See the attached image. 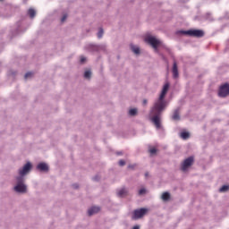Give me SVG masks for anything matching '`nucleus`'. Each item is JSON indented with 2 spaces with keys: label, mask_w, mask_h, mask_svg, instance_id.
Returning <instances> with one entry per match:
<instances>
[{
  "label": "nucleus",
  "mask_w": 229,
  "mask_h": 229,
  "mask_svg": "<svg viewBox=\"0 0 229 229\" xmlns=\"http://www.w3.org/2000/svg\"><path fill=\"white\" fill-rule=\"evenodd\" d=\"M37 169L38 171H42L44 173H47L49 171V166L47 165V164L46 163H39L38 165H37Z\"/></svg>",
  "instance_id": "9"
},
{
  "label": "nucleus",
  "mask_w": 229,
  "mask_h": 229,
  "mask_svg": "<svg viewBox=\"0 0 229 229\" xmlns=\"http://www.w3.org/2000/svg\"><path fill=\"white\" fill-rule=\"evenodd\" d=\"M145 176L148 177V173L145 174Z\"/></svg>",
  "instance_id": "34"
},
{
  "label": "nucleus",
  "mask_w": 229,
  "mask_h": 229,
  "mask_svg": "<svg viewBox=\"0 0 229 229\" xmlns=\"http://www.w3.org/2000/svg\"><path fill=\"white\" fill-rule=\"evenodd\" d=\"M149 153H150V155H155V153H157V148H150Z\"/></svg>",
  "instance_id": "24"
},
{
  "label": "nucleus",
  "mask_w": 229,
  "mask_h": 229,
  "mask_svg": "<svg viewBox=\"0 0 229 229\" xmlns=\"http://www.w3.org/2000/svg\"><path fill=\"white\" fill-rule=\"evenodd\" d=\"M117 155H123V153H121V152H118V153H117Z\"/></svg>",
  "instance_id": "33"
},
{
  "label": "nucleus",
  "mask_w": 229,
  "mask_h": 229,
  "mask_svg": "<svg viewBox=\"0 0 229 229\" xmlns=\"http://www.w3.org/2000/svg\"><path fill=\"white\" fill-rule=\"evenodd\" d=\"M130 115H137V109L132 108L129 111Z\"/></svg>",
  "instance_id": "20"
},
{
  "label": "nucleus",
  "mask_w": 229,
  "mask_h": 229,
  "mask_svg": "<svg viewBox=\"0 0 229 229\" xmlns=\"http://www.w3.org/2000/svg\"><path fill=\"white\" fill-rule=\"evenodd\" d=\"M218 96L220 98H226V96H229V84L225 83L222 85L218 91Z\"/></svg>",
  "instance_id": "6"
},
{
  "label": "nucleus",
  "mask_w": 229,
  "mask_h": 229,
  "mask_svg": "<svg viewBox=\"0 0 229 229\" xmlns=\"http://www.w3.org/2000/svg\"><path fill=\"white\" fill-rule=\"evenodd\" d=\"M229 187L228 185H224L220 188L219 191L220 192H226V191H228Z\"/></svg>",
  "instance_id": "18"
},
{
  "label": "nucleus",
  "mask_w": 229,
  "mask_h": 229,
  "mask_svg": "<svg viewBox=\"0 0 229 229\" xmlns=\"http://www.w3.org/2000/svg\"><path fill=\"white\" fill-rule=\"evenodd\" d=\"M66 19H67V14H64V15L62 17L61 21H62V22H65Z\"/></svg>",
  "instance_id": "28"
},
{
  "label": "nucleus",
  "mask_w": 229,
  "mask_h": 229,
  "mask_svg": "<svg viewBox=\"0 0 229 229\" xmlns=\"http://www.w3.org/2000/svg\"><path fill=\"white\" fill-rule=\"evenodd\" d=\"M87 62V58L85 56H81V64H85Z\"/></svg>",
  "instance_id": "26"
},
{
  "label": "nucleus",
  "mask_w": 229,
  "mask_h": 229,
  "mask_svg": "<svg viewBox=\"0 0 229 229\" xmlns=\"http://www.w3.org/2000/svg\"><path fill=\"white\" fill-rule=\"evenodd\" d=\"M172 119L174 121H180V110L179 109H176L174 112V114L172 116Z\"/></svg>",
  "instance_id": "13"
},
{
  "label": "nucleus",
  "mask_w": 229,
  "mask_h": 229,
  "mask_svg": "<svg viewBox=\"0 0 229 229\" xmlns=\"http://www.w3.org/2000/svg\"><path fill=\"white\" fill-rule=\"evenodd\" d=\"M118 164H119V165H120L121 167H123V165H126V161H124V160L122 159V160L119 161Z\"/></svg>",
  "instance_id": "25"
},
{
  "label": "nucleus",
  "mask_w": 229,
  "mask_h": 229,
  "mask_svg": "<svg viewBox=\"0 0 229 229\" xmlns=\"http://www.w3.org/2000/svg\"><path fill=\"white\" fill-rule=\"evenodd\" d=\"M161 199H163V201H169V199H171V194L167 191L163 192Z\"/></svg>",
  "instance_id": "12"
},
{
  "label": "nucleus",
  "mask_w": 229,
  "mask_h": 229,
  "mask_svg": "<svg viewBox=\"0 0 229 229\" xmlns=\"http://www.w3.org/2000/svg\"><path fill=\"white\" fill-rule=\"evenodd\" d=\"M135 167H137V165H128V169H135Z\"/></svg>",
  "instance_id": "27"
},
{
  "label": "nucleus",
  "mask_w": 229,
  "mask_h": 229,
  "mask_svg": "<svg viewBox=\"0 0 229 229\" xmlns=\"http://www.w3.org/2000/svg\"><path fill=\"white\" fill-rule=\"evenodd\" d=\"M131 48L135 55H139L140 53V49L139 48V47L131 46Z\"/></svg>",
  "instance_id": "17"
},
{
  "label": "nucleus",
  "mask_w": 229,
  "mask_h": 229,
  "mask_svg": "<svg viewBox=\"0 0 229 229\" xmlns=\"http://www.w3.org/2000/svg\"><path fill=\"white\" fill-rule=\"evenodd\" d=\"M103 33H104L103 29H100L99 31H98V37L99 38H101L103 37Z\"/></svg>",
  "instance_id": "22"
},
{
  "label": "nucleus",
  "mask_w": 229,
  "mask_h": 229,
  "mask_svg": "<svg viewBox=\"0 0 229 229\" xmlns=\"http://www.w3.org/2000/svg\"><path fill=\"white\" fill-rule=\"evenodd\" d=\"M145 42L150 44L154 49H158V46H160V40L157 39L155 37L148 36L145 38Z\"/></svg>",
  "instance_id": "5"
},
{
  "label": "nucleus",
  "mask_w": 229,
  "mask_h": 229,
  "mask_svg": "<svg viewBox=\"0 0 229 229\" xmlns=\"http://www.w3.org/2000/svg\"><path fill=\"white\" fill-rule=\"evenodd\" d=\"M147 213H148V209L144 208L140 209H135L132 213V219L133 220L140 219L141 217H144V216H146Z\"/></svg>",
  "instance_id": "4"
},
{
  "label": "nucleus",
  "mask_w": 229,
  "mask_h": 229,
  "mask_svg": "<svg viewBox=\"0 0 229 229\" xmlns=\"http://www.w3.org/2000/svg\"><path fill=\"white\" fill-rule=\"evenodd\" d=\"M168 90L169 82H166L163 87L159 98L154 103V106L150 110V120L157 130L162 128V124L160 123V116L162 115V112L165 110V106H167V104L164 101V99Z\"/></svg>",
  "instance_id": "1"
},
{
  "label": "nucleus",
  "mask_w": 229,
  "mask_h": 229,
  "mask_svg": "<svg viewBox=\"0 0 229 229\" xmlns=\"http://www.w3.org/2000/svg\"><path fill=\"white\" fill-rule=\"evenodd\" d=\"M16 180H17V184L14 187V191L16 192H21V193L26 192L27 188L24 184V178L23 177H17Z\"/></svg>",
  "instance_id": "3"
},
{
  "label": "nucleus",
  "mask_w": 229,
  "mask_h": 229,
  "mask_svg": "<svg viewBox=\"0 0 229 229\" xmlns=\"http://www.w3.org/2000/svg\"><path fill=\"white\" fill-rule=\"evenodd\" d=\"M132 229H140V226H139V225H134V226L132 227Z\"/></svg>",
  "instance_id": "29"
},
{
  "label": "nucleus",
  "mask_w": 229,
  "mask_h": 229,
  "mask_svg": "<svg viewBox=\"0 0 229 229\" xmlns=\"http://www.w3.org/2000/svg\"><path fill=\"white\" fill-rule=\"evenodd\" d=\"M31 76H33V72H29L25 74V80H28V78H31Z\"/></svg>",
  "instance_id": "21"
},
{
  "label": "nucleus",
  "mask_w": 229,
  "mask_h": 229,
  "mask_svg": "<svg viewBox=\"0 0 229 229\" xmlns=\"http://www.w3.org/2000/svg\"><path fill=\"white\" fill-rule=\"evenodd\" d=\"M143 105H144V106L148 105V100H147V99H144V100H143Z\"/></svg>",
  "instance_id": "30"
},
{
  "label": "nucleus",
  "mask_w": 229,
  "mask_h": 229,
  "mask_svg": "<svg viewBox=\"0 0 229 229\" xmlns=\"http://www.w3.org/2000/svg\"><path fill=\"white\" fill-rule=\"evenodd\" d=\"M181 137L183 139V140H187L191 137V134L187 131H183L181 133Z\"/></svg>",
  "instance_id": "16"
},
{
  "label": "nucleus",
  "mask_w": 229,
  "mask_h": 229,
  "mask_svg": "<svg viewBox=\"0 0 229 229\" xmlns=\"http://www.w3.org/2000/svg\"><path fill=\"white\" fill-rule=\"evenodd\" d=\"M194 163V157H190L186 158L182 165V171H187L188 167H191V165Z\"/></svg>",
  "instance_id": "7"
},
{
  "label": "nucleus",
  "mask_w": 229,
  "mask_h": 229,
  "mask_svg": "<svg viewBox=\"0 0 229 229\" xmlns=\"http://www.w3.org/2000/svg\"><path fill=\"white\" fill-rule=\"evenodd\" d=\"M92 76V72L90 71H86L84 73V78H90Z\"/></svg>",
  "instance_id": "19"
},
{
  "label": "nucleus",
  "mask_w": 229,
  "mask_h": 229,
  "mask_svg": "<svg viewBox=\"0 0 229 229\" xmlns=\"http://www.w3.org/2000/svg\"><path fill=\"white\" fill-rule=\"evenodd\" d=\"M74 189H78V185L74 184L73 185Z\"/></svg>",
  "instance_id": "32"
},
{
  "label": "nucleus",
  "mask_w": 229,
  "mask_h": 229,
  "mask_svg": "<svg viewBox=\"0 0 229 229\" xmlns=\"http://www.w3.org/2000/svg\"><path fill=\"white\" fill-rule=\"evenodd\" d=\"M183 35H188L189 37H195L197 38H201L205 37V32L201 30H190L186 31H182Z\"/></svg>",
  "instance_id": "2"
},
{
  "label": "nucleus",
  "mask_w": 229,
  "mask_h": 229,
  "mask_svg": "<svg viewBox=\"0 0 229 229\" xmlns=\"http://www.w3.org/2000/svg\"><path fill=\"white\" fill-rule=\"evenodd\" d=\"M142 194H146V189H140V191H139V195L140 196H142Z\"/></svg>",
  "instance_id": "23"
},
{
  "label": "nucleus",
  "mask_w": 229,
  "mask_h": 229,
  "mask_svg": "<svg viewBox=\"0 0 229 229\" xmlns=\"http://www.w3.org/2000/svg\"><path fill=\"white\" fill-rule=\"evenodd\" d=\"M172 72L174 78H178V64H176V62L174 63Z\"/></svg>",
  "instance_id": "11"
},
{
  "label": "nucleus",
  "mask_w": 229,
  "mask_h": 229,
  "mask_svg": "<svg viewBox=\"0 0 229 229\" xmlns=\"http://www.w3.org/2000/svg\"><path fill=\"white\" fill-rule=\"evenodd\" d=\"M94 180H95V181H98V176H95V177H94Z\"/></svg>",
  "instance_id": "31"
},
{
  "label": "nucleus",
  "mask_w": 229,
  "mask_h": 229,
  "mask_svg": "<svg viewBox=\"0 0 229 229\" xmlns=\"http://www.w3.org/2000/svg\"><path fill=\"white\" fill-rule=\"evenodd\" d=\"M101 208L99 207H92L88 210L89 216H94V214H98Z\"/></svg>",
  "instance_id": "10"
},
{
  "label": "nucleus",
  "mask_w": 229,
  "mask_h": 229,
  "mask_svg": "<svg viewBox=\"0 0 229 229\" xmlns=\"http://www.w3.org/2000/svg\"><path fill=\"white\" fill-rule=\"evenodd\" d=\"M126 194H128V191H126V189H124V188L121 189V190L118 191V193H117V195L119 196V198H123V197L126 196Z\"/></svg>",
  "instance_id": "14"
},
{
  "label": "nucleus",
  "mask_w": 229,
  "mask_h": 229,
  "mask_svg": "<svg viewBox=\"0 0 229 229\" xmlns=\"http://www.w3.org/2000/svg\"><path fill=\"white\" fill-rule=\"evenodd\" d=\"M30 171H31V163H27L23 166V169L19 170L20 177L22 178V176H24L25 174H28V173H30Z\"/></svg>",
  "instance_id": "8"
},
{
  "label": "nucleus",
  "mask_w": 229,
  "mask_h": 229,
  "mask_svg": "<svg viewBox=\"0 0 229 229\" xmlns=\"http://www.w3.org/2000/svg\"><path fill=\"white\" fill-rule=\"evenodd\" d=\"M28 14L30 17V19H33V17H35V15H37V12H35L34 9H29Z\"/></svg>",
  "instance_id": "15"
}]
</instances>
